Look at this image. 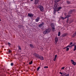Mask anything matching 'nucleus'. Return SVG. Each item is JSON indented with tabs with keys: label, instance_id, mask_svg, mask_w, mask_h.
Returning a JSON list of instances; mask_svg holds the SVG:
<instances>
[{
	"label": "nucleus",
	"instance_id": "1",
	"mask_svg": "<svg viewBox=\"0 0 76 76\" xmlns=\"http://www.w3.org/2000/svg\"><path fill=\"white\" fill-rule=\"evenodd\" d=\"M51 31V29L50 28H48V29H46L43 32L44 34H48L49 32Z\"/></svg>",
	"mask_w": 76,
	"mask_h": 76
},
{
	"label": "nucleus",
	"instance_id": "2",
	"mask_svg": "<svg viewBox=\"0 0 76 76\" xmlns=\"http://www.w3.org/2000/svg\"><path fill=\"white\" fill-rule=\"evenodd\" d=\"M37 7L40 10L41 12H42L44 11V7H43V6H42L39 5L37 6Z\"/></svg>",
	"mask_w": 76,
	"mask_h": 76
},
{
	"label": "nucleus",
	"instance_id": "3",
	"mask_svg": "<svg viewBox=\"0 0 76 76\" xmlns=\"http://www.w3.org/2000/svg\"><path fill=\"white\" fill-rule=\"evenodd\" d=\"M27 16H28L29 18H33L34 17V14L32 13H28Z\"/></svg>",
	"mask_w": 76,
	"mask_h": 76
},
{
	"label": "nucleus",
	"instance_id": "4",
	"mask_svg": "<svg viewBox=\"0 0 76 76\" xmlns=\"http://www.w3.org/2000/svg\"><path fill=\"white\" fill-rule=\"evenodd\" d=\"M40 19V17H38L35 19V21L36 22H39V20Z\"/></svg>",
	"mask_w": 76,
	"mask_h": 76
},
{
	"label": "nucleus",
	"instance_id": "5",
	"mask_svg": "<svg viewBox=\"0 0 76 76\" xmlns=\"http://www.w3.org/2000/svg\"><path fill=\"white\" fill-rule=\"evenodd\" d=\"M34 55L35 57L37 58H39V56H40L39 54H37V53H34Z\"/></svg>",
	"mask_w": 76,
	"mask_h": 76
},
{
	"label": "nucleus",
	"instance_id": "6",
	"mask_svg": "<svg viewBox=\"0 0 76 76\" xmlns=\"http://www.w3.org/2000/svg\"><path fill=\"white\" fill-rule=\"evenodd\" d=\"M58 3H56L54 5V8L55 9H58Z\"/></svg>",
	"mask_w": 76,
	"mask_h": 76
},
{
	"label": "nucleus",
	"instance_id": "7",
	"mask_svg": "<svg viewBox=\"0 0 76 76\" xmlns=\"http://www.w3.org/2000/svg\"><path fill=\"white\" fill-rule=\"evenodd\" d=\"M44 22H42L41 23H40V24L39 25L38 27H39V28H41V27L44 25Z\"/></svg>",
	"mask_w": 76,
	"mask_h": 76
},
{
	"label": "nucleus",
	"instance_id": "8",
	"mask_svg": "<svg viewBox=\"0 0 76 76\" xmlns=\"http://www.w3.org/2000/svg\"><path fill=\"white\" fill-rule=\"evenodd\" d=\"M39 59L41 60H44V57L42 56H39Z\"/></svg>",
	"mask_w": 76,
	"mask_h": 76
},
{
	"label": "nucleus",
	"instance_id": "9",
	"mask_svg": "<svg viewBox=\"0 0 76 76\" xmlns=\"http://www.w3.org/2000/svg\"><path fill=\"white\" fill-rule=\"evenodd\" d=\"M71 60L72 61V63L73 65H74V66H75L76 64V63L75 62V61H73V60Z\"/></svg>",
	"mask_w": 76,
	"mask_h": 76
},
{
	"label": "nucleus",
	"instance_id": "10",
	"mask_svg": "<svg viewBox=\"0 0 76 76\" xmlns=\"http://www.w3.org/2000/svg\"><path fill=\"white\" fill-rule=\"evenodd\" d=\"M39 0H35L34 3L35 4H37L38 3V2H39Z\"/></svg>",
	"mask_w": 76,
	"mask_h": 76
},
{
	"label": "nucleus",
	"instance_id": "11",
	"mask_svg": "<svg viewBox=\"0 0 76 76\" xmlns=\"http://www.w3.org/2000/svg\"><path fill=\"white\" fill-rule=\"evenodd\" d=\"M53 13H54V14H55V13H56V12H57V9H55L54 8H53Z\"/></svg>",
	"mask_w": 76,
	"mask_h": 76
},
{
	"label": "nucleus",
	"instance_id": "12",
	"mask_svg": "<svg viewBox=\"0 0 76 76\" xmlns=\"http://www.w3.org/2000/svg\"><path fill=\"white\" fill-rule=\"evenodd\" d=\"M73 45H71L69 44V45L67 46L66 47V48H67V47H70V48H72V46H73Z\"/></svg>",
	"mask_w": 76,
	"mask_h": 76
},
{
	"label": "nucleus",
	"instance_id": "13",
	"mask_svg": "<svg viewBox=\"0 0 76 76\" xmlns=\"http://www.w3.org/2000/svg\"><path fill=\"white\" fill-rule=\"evenodd\" d=\"M73 11H74L73 10H70L68 13L69 14H71V13H72L73 12Z\"/></svg>",
	"mask_w": 76,
	"mask_h": 76
},
{
	"label": "nucleus",
	"instance_id": "14",
	"mask_svg": "<svg viewBox=\"0 0 76 76\" xmlns=\"http://www.w3.org/2000/svg\"><path fill=\"white\" fill-rule=\"evenodd\" d=\"M58 41V38L57 37H56L55 38V42H56V43H57V41Z\"/></svg>",
	"mask_w": 76,
	"mask_h": 76
},
{
	"label": "nucleus",
	"instance_id": "15",
	"mask_svg": "<svg viewBox=\"0 0 76 76\" xmlns=\"http://www.w3.org/2000/svg\"><path fill=\"white\" fill-rule=\"evenodd\" d=\"M51 26L52 28L55 27V26H54V24L53 23H51Z\"/></svg>",
	"mask_w": 76,
	"mask_h": 76
},
{
	"label": "nucleus",
	"instance_id": "16",
	"mask_svg": "<svg viewBox=\"0 0 76 76\" xmlns=\"http://www.w3.org/2000/svg\"><path fill=\"white\" fill-rule=\"evenodd\" d=\"M68 35L67 33L64 34H62V37H65V36H67Z\"/></svg>",
	"mask_w": 76,
	"mask_h": 76
},
{
	"label": "nucleus",
	"instance_id": "17",
	"mask_svg": "<svg viewBox=\"0 0 76 76\" xmlns=\"http://www.w3.org/2000/svg\"><path fill=\"white\" fill-rule=\"evenodd\" d=\"M62 8V7H58V10H57V12H58L59 11V10H60Z\"/></svg>",
	"mask_w": 76,
	"mask_h": 76
},
{
	"label": "nucleus",
	"instance_id": "18",
	"mask_svg": "<svg viewBox=\"0 0 76 76\" xmlns=\"http://www.w3.org/2000/svg\"><path fill=\"white\" fill-rule=\"evenodd\" d=\"M61 0H55L54 2L55 3H57V2H59L60 1H61Z\"/></svg>",
	"mask_w": 76,
	"mask_h": 76
},
{
	"label": "nucleus",
	"instance_id": "19",
	"mask_svg": "<svg viewBox=\"0 0 76 76\" xmlns=\"http://www.w3.org/2000/svg\"><path fill=\"white\" fill-rule=\"evenodd\" d=\"M57 55H56L55 56V57L54 59V61H56V58H57Z\"/></svg>",
	"mask_w": 76,
	"mask_h": 76
},
{
	"label": "nucleus",
	"instance_id": "20",
	"mask_svg": "<svg viewBox=\"0 0 76 76\" xmlns=\"http://www.w3.org/2000/svg\"><path fill=\"white\" fill-rule=\"evenodd\" d=\"M30 46L31 48H34V45H32V44H30Z\"/></svg>",
	"mask_w": 76,
	"mask_h": 76
},
{
	"label": "nucleus",
	"instance_id": "21",
	"mask_svg": "<svg viewBox=\"0 0 76 76\" xmlns=\"http://www.w3.org/2000/svg\"><path fill=\"white\" fill-rule=\"evenodd\" d=\"M52 30L53 32H54V31H55V27H52Z\"/></svg>",
	"mask_w": 76,
	"mask_h": 76
},
{
	"label": "nucleus",
	"instance_id": "22",
	"mask_svg": "<svg viewBox=\"0 0 76 76\" xmlns=\"http://www.w3.org/2000/svg\"><path fill=\"white\" fill-rule=\"evenodd\" d=\"M76 45H75L74 46V48L73 49V51H76Z\"/></svg>",
	"mask_w": 76,
	"mask_h": 76
},
{
	"label": "nucleus",
	"instance_id": "23",
	"mask_svg": "<svg viewBox=\"0 0 76 76\" xmlns=\"http://www.w3.org/2000/svg\"><path fill=\"white\" fill-rule=\"evenodd\" d=\"M66 16H67V18H69L71 16V15H66Z\"/></svg>",
	"mask_w": 76,
	"mask_h": 76
},
{
	"label": "nucleus",
	"instance_id": "24",
	"mask_svg": "<svg viewBox=\"0 0 76 76\" xmlns=\"http://www.w3.org/2000/svg\"><path fill=\"white\" fill-rule=\"evenodd\" d=\"M32 63H33L32 61H31V62H29V64H32Z\"/></svg>",
	"mask_w": 76,
	"mask_h": 76
},
{
	"label": "nucleus",
	"instance_id": "25",
	"mask_svg": "<svg viewBox=\"0 0 76 76\" xmlns=\"http://www.w3.org/2000/svg\"><path fill=\"white\" fill-rule=\"evenodd\" d=\"M22 26L21 25H19L18 26V27L19 28H21V27H22Z\"/></svg>",
	"mask_w": 76,
	"mask_h": 76
},
{
	"label": "nucleus",
	"instance_id": "26",
	"mask_svg": "<svg viewBox=\"0 0 76 76\" xmlns=\"http://www.w3.org/2000/svg\"><path fill=\"white\" fill-rule=\"evenodd\" d=\"M58 37H60V32H58Z\"/></svg>",
	"mask_w": 76,
	"mask_h": 76
},
{
	"label": "nucleus",
	"instance_id": "27",
	"mask_svg": "<svg viewBox=\"0 0 76 76\" xmlns=\"http://www.w3.org/2000/svg\"><path fill=\"white\" fill-rule=\"evenodd\" d=\"M18 49L20 50H21V48H20V47L19 46H18Z\"/></svg>",
	"mask_w": 76,
	"mask_h": 76
},
{
	"label": "nucleus",
	"instance_id": "28",
	"mask_svg": "<svg viewBox=\"0 0 76 76\" xmlns=\"http://www.w3.org/2000/svg\"><path fill=\"white\" fill-rule=\"evenodd\" d=\"M61 19H63V20H64V19H65L64 17H61Z\"/></svg>",
	"mask_w": 76,
	"mask_h": 76
},
{
	"label": "nucleus",
	"instance_id": "29",
	"mask_svg": "<svg viewBox=\"0 0 76 76\" xmlns=\"http://www.w3.org/2000/svg\"><path fill=\"white\" fill-rule=\"evenodd\" d=\"M40 69V67H38L37 68V71H38L39 70V69Z\"/></svg>",
	"mask_w": 76,
	"mask_h": 76
},
{
	"label": "nucleus",
	"instance_id": "30",
	"mask_svg": "<svg viewBox=\"0 0 76 76\" xmlns=\"http://www.w3.org/2000/svg\"><path fill=\"white\" fill-rule=\"evenodd\" d=\"M69 48H67L66 49V51H69Z\"/></svg>",
	"mask_w": 76,
	"mask_h": 76
},
{
	"label": "nucleus",
	"instance_id": "31",
	"mask_svg": "<svg viewBox=\"0 0 76 76\" xmlns=\"http://www.w3.org/2000/svg\"><path fill=\"white\" fill-rule=\"evenodd\" d=\"M68 4H70V2L69 1H67Z\"/></svg>",
	"mask_w": 76,
	"mask_h": 76
},
{
	"label": "nucleus",
	"instance_id": "32",
	"mask_svg": "<svg viewBox=\"0 0 76 76\" xmlns=\"http://www.w3.org/2000/svg\"><path fill=\"white\" fill-rule=\"evenodd\" d=\"M11 66H13V63H11Z\"/></svg>",
	"mask_w": 76,
	"mask_h": 76
},
{
	"label": "nucleus",
	"instance_id": "33",
	"mask_svg": "<svg viewBox=\"0 0 76 76\" xmlns=\"http://www.w3.org/2000/svg\"><path fill=\"white\" fill-rule=\"evenodd\" d=\"M8 52L9 53H12V51L11 50H10L8 51Z\"/></svg>",
	"mask_w": 76,
	"mask_h": 76
},
{
	"label": "nucleus",
	"instance_id": "34",
	"mask_svg": "<svg viewBox=\"0 0 76 76\" xmlns=\"http://www.w3.org/2000/svg\"><path fill=\"white\" fill-rule=\"evenodd\" d=\"M44 69H46V68H48V66H45L44 67Z\"/></svg>",
	"mask_w": 76,
	"mask_h": 76
},
{
	"label": "nucleus",
	"instance_id": "35",
	"mask_svg": "<svg viewBox=\"0 0 76 76\" xmlns=\"http://www.w3.org/2000/svg\"><path fill=\"white\" fill-rule=\"evenodd\" d=\"M66 17H64V19H66V18H67V16H65Z\"/></svg>",
	"mask_w": 76,
	"mask_h": 76
},
{
	"label": "nucleus",
	"instance_id": "36",
	"mask_svg": "<svg viewBox=\"0 0 76 76\" xmlns=\"http://www.w3.org/2000/svg\"><path fill=\"white\" fill-rule=\"evenodd\" d=\"M64 68H65V67H62L61 69H63V70L64 69Z\"/></svg>",
	"mask_w": 76,
	"mask_h": 76
},
{
	"label": "nucleus",
	"instance_id": "37",
	"mask_svg": "<svg viewBox=\"0 0 76 76\" xmlns=\"http://www.w3.org/2000/svg\"><path fill=\"white\" fill-rule=\"evenodd\" d=\"M72 44H73V43L72 42H71L69 44L71 45H72Z\"/></svg>",
	"mask_w": 76,
	"mask_h": 76
},
{
	"label": "nucleus",
	"instance_id": "38",
	"mask_svg": "<svg viewBox=\"0 0 76 76\" xmlns=\"http://www.w3.org/2000/svg\"><path fill=\"white\" fill-rule=\"evenodd\" d=\"M8 45H10V42H8Z\"/></svg>",
	"mask_w": 76,
	"mask_h": 76
},
{
	"label": "nucleus",
	"instance_id": "39",
	"mask_svg": "<svg viewBox=\"0 0 76 76\" xmlns=\"http://www.w3.org/2000/svg\"><path fill=\"white\" fill-rule=\"evenodd\" d=\"M59 73L61 74V75H62L63 74V73L61 72H59Z\"/></svg>",
	"mask_w": 76,
	"mask_h": 76
},
{
	"label": "nucleus",
	"instance_id": "40",
	"mask_svg": "<svg viewBox=\"0 0 76 76\" xmlns=\"http://www.w3.org/2000/svg\"><path fill=\"white\" fill-rule=\"evenodd\" d=\"M31 1H33V0H30Z\"/></svg>",
	"mask_w": 76,
	"mask_h": 76
},
{
	"label": "nucleus",
	"instance_id": "41",
	"mask_svg": "<svg viewBox=\"0 0 76 76\" xmlns=\"http://www.w3.org/2000/svg\"><path fill=\"white\" fill-rule=\"evenodd\" d=\"M1 19L0 18V22H1Z\"/></svg>",
	"mask_w": 76,
	"mask_h": 76
},
{
	"label": "nucleus",
	"instance_id": "42",
	"mask_svg": "<svg viewBox=\"0 0 76 76\" xmlns=\"http://www.w3.org/2000/svg\"><path fill=\"white\" fill-rule=\"evenodd\" d=\"M2 47V48H3V46Z\"/></svg>",
	"mask_w": 76,
	"mask_h": 76
},
{
	"label": "nucleus",
	"instance_id": "43",
	"mask_svg": "<svg viewBox=\"0 0 76 76\" xmlns=\"http://www.w3.org/2000/svg\"><path fill=\"white\" fill-rule=\"evenodd\" d=\"M0 53H1V52H0Z\"/></svg>",
	"mask_w": 76,
	"mask_h": 76
},
{
	"label": "nucleus",
	"instance_id": "44",
	"mask_svg": "<svg viewBox=\"0 0 76 76\" xmlns=\"http://www.w3.org/2000/svg\"><path fill=\"white\" fill-rule=\"evenodd\" d=\"M65 69H66V68H65Z\"/></svg>",
	"mask_w": 76,
	"mask_h": 76
}]
</instances>
